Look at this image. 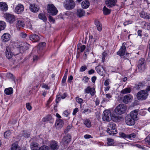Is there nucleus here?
Segmentation results:
<instances>
[{
  "label": "nucleus",
  "mask_w": 150,
  "mask_h": 150,
  "mask_svg": "<svg viewBox=\"0 0 150 150\" xmlns=\"http://www.w3.org/2000/svg\"><path fill=\"white\" fill-rule=\"evenodd\" d=\"M50 146L51 149L53 150H57L59 148L58 143L54 140H52L51 142Z\"/></svg>",
  "instance_id": "17"
},
{
  "label": "nucleus",
  "mask_w": 150,
  "mask_h": 150,
  "mask_svg": "<svg viewBox=\"0 0 150 150\" xmlns=\"http://www.w3.org/2000/svg\"><path fill=\"white\" fill-rule=\"evenodd\" d=\"M90 5V3L88 0H85L81 3V6L83 8L86 9L88 8Z\"/></svg>",
  "instance_id": "25"
},
{
  "label": "nucleus",
  "mask_w": 150,
  "mask_h": 150,
  "mask_svg": "<svg viewBox=\"0 0 150 150\" xmlns=\"http://www.w3.org/2000/svg\"><path fill=\"white\" fill-rule=\"evenodd\" d=\"M138 68L140 72H142L146 69V63L144 58L140 59L138 62Z\"/></svg>",
  "instance_id": "6"
},
{
  "label": "nucleus",
  "mask_w": 150,
  "mask_h": 150,
  "mask_svg": "<svg viewBox=\"0 0 150 150\" xmlns=\"http://www.w3.org/2000/svg\"><path fill=\"white\" fill-rule=\"evenodd\" d=\"M122 143L120 142H115L114 146H117L119 148H122L123 147V145Z\"/></svg>",
  "instance_id": "46"
},
{
  "label": "nucleus",
  "mask_w": 150,
  "mask_h": 150,
  "mask_svg": "<svg viewBox=\"0 0 150 150\" xmlns=\"http://www.w3.org/2000/svg\"><path fill=\"white\" fill-rule=\"evenodd\" d=\"M76 100L77 102L81 104L83 103V100L81 98H79V97H76Z\"/></svg>",
  "instance_id": "50"
},
{
  "label": "nucleus",
  "mask_w": 150,
  "mask_h": 150,
  "mask_svg": "<svg viewBox=\"0 0 150 150\" xmlns=\"http://www.w3.org/2000/svg\"><path fill=\"white\" fill-rule=\"evenodd\" d=\"M89 80V78L87 76H85L83 79V81L84 83H87Z\"/></svg>",
  "instance_id": "60"
},
{
  "label": "nucleus",
  "mask_w": 150,
  "mask_h": 150,
  "mask_svg": "<svg viewBox=\"0 0 150 150\" xmlns=\"http://www.w3.org/2000/svg\"><path fill=\"white\" fill-rule=\"evenodd\" d=\"M95 69L99 75L101 76H103L105 71L102 66L100 65L97 66L95 67Z\"/></svg>",
  "instance_id": "14"
},
{
  "label": "nucleus",
  "mask_w": 150,
  "mask_h": 150,
  "mask_svg": "<svg viewBox=\"0 0 150 150\" xmlns=\"http://www.w3.org/2000/svg\"><path fill=\"white\" fill-rule=\"evenodd\" d=\"M49 148L47 146H41L39 149V150H49Z\"/></svg>",
  "instance_id": "47"
},
{
  "label": "nucleus",
  "mask_w": 150,
  "mask_h": 150,
  "mask_svg": "<svg viewBox=\"0 0 150 150\" xmlns=\"http://www.w3.org/2000/svg\"><path fill=\"white\" fill-rule=\"evenodd\" d=\"M20 37H22L23 38H25L27 36V35L25 33H20Z\"/></svg>",
  "instance_id": "59"
},
{
  "label": "nucleus",
  "mask_w": 150,
  "mask_h": 150,
  "mask_svg": "<svg viewBox=\"0 0 150 150\" xmlns=\"http://www.w3.org/2000/svg\"><path fill=\"white\" fill-rule=\"evenodd\" d=\"M30 9L31 11L33 12H37L39 10V7L34 4H30Z\"/></svg>",
  "instance_id": "22"
},
{
  "label": "nucleus",
  "mask_w": 150,
  "mask_h": 150,
  "mask_svg": "<svg viewBox=\"0 0 150 150\" xmlns=\"http://www.w3.org/2000/svg\"><path fill=\"white\" fill-rule=\"evenodd\" d=\"M126 43H123L119 50L117 52V54L120 56H123L125 55L126 52V47L125 46Z\"/></svg>",
  "instance_id": "10"
},
{
  "label": "nucleus",
  "mask_w": 150,
  "mask_h": 150,
  "mask_svg": "<svg viewBox=\"0 0 150 150\" xmlns=\"http://www.w3.org/2000/svg\"><path fill=\"white\" fill-rule=\"evenodd\" d=\"M77 46L78 49H80V51L81 52H83L86 48V46L85 45H81L80 43L78 44Z\"/></svg>",
  "instance_id": "41"
},
{
  "label": "nucleus",
  "mask_w": 150,
  "mask_h": 150,
  "mask_svg": "<svg viewBox=\"0 0 150 150\" xmlns=\"http://www.w3.org/2000/svg\"><path fill=\"white\" fill-rule=\"evenodd\" d=\"M83 123L88 128L90 127L91 126V121L89 119L84 120Z\"/></svg>",
  "instance_id": "37"
},
{
  "label": "nucleus",
  "mask_w": 150,
  "mask_h": 150,
  "mask_svg": "<svg viewBox=\"0 0 150 150\" xmlns=\"http://www.w3.org/2000/svg\"><path fill=\"white\" fill-rule=\"evenodd\" d=\"M11 150H21V148L16 143L12 144Z\"/></svg>",
  "instance_id": "33"
},
{
  "label": "nucleus",
  "mask_w": 150,
  "mask_h": 150,
  "mask_svg": "<svg viewBox=\"0 0 150 150\" xmlns=\"http://www.w3.org/2000/svg\"><path fill=\"white\" fill-rule=\"evenodd\" d=\"M148 95V93L145 90H143L138 92L137 94V97L138 100H146Z\"/></svg>",
  "instance_id": "2"
},
{
  "label": "nucleus",
  "mask_w": 150,
  "mask_h": 150,
  "mask_svg": "<svg viewBox=\"0 0 150 150\" xmlns=\"http://www.w3.org/2000/svg\"><path fill=\"white\" fill-rule=\"evenodd\" d=\"M11 132L10 131H6L4 134V136L5 138H7L8 137H9L11 134Z\"/></svg>",
  "instance_id": "49"
},
{
  "label": "nucleus",
  "mask_w": 150,
  "mask_h": 150,
  "mask_svg": "<svg viewBox=\"0 0 150 150\" xmlns=\"http://www.w3.org/2000/svg\"><path fill=\"white\" fill-rule=\"evenodd\" d=\"M131 89L130 88H125L122 90L121 92L122 94H126L127 93H129L130 92Z\"/></svg>",
  "instance_id": "43"
},
{
  "label": "nucleus",
  "mask_w": 150,
  "mask_h": 150,
  "mask_svg": "<svg viewBox=\"0 0 150 150\" xmlns=\"http://www.w3.org/2000/svg\"><path fill=\"white\" fill-rule=\"evenodd\" d=\"M39 145L36 143H32L30 145V147L32 150H38Z\"/></svg>",
  "instance_id": "30"
},
{
  "label": "nucleus",
  "mask_w": 150,
  "mask_h": 150,
  "mask_svg": "<svg viewBox=\"0 0 150 150\" xmlns=\"http://www.w3.org/2000/svg\"><path fill=\"white\" fill-rule=\"evenodd\" d=\"M128 134H126L125 133L122 132L120 133V136L124 139L127 138L128 139Z\"/></svg>",
  "instance_id": "51"
},
{
  "label": "nucleus",
  "mask_w": 150,
  "mask_h": 150,
  "mask_svg": "<svg viewBox=\"0 0 150 150\" xmlns=\"http://www.w3.org/2000/svg\"><path fill=\"white\" fill-rule=\"evenodd\" d=\"M28 45L26 43H22L21 44V45L20 47V50L23 52L25 51L28 49Z\"/></svg>",
  "instance_id": "26"
},
{
  "label": "nucleus",
  "mask_w": 150,
  "mask_h": 150,
  "mask_svg": "<svg viewBox=\"0 0 150 150\" xmlns=\"http://www.w3.org/2000/svg\"><path fill=\"white\" fill-rule=\"evenodd\" d=\"M11 35L8 33H4L1 37V39L3 42H7L10 39Z\"/></svg>",
  "instance_id": "19"
},
{
  "label": "nucleus",
  "mask_w": 150,
  "mask_h": 150,
  "mask_svg": "<svg viewBox=\"0 0 150 150\" xmlns=\"http://www.w3.org/2000/svg\"><path fill=\"white\" fill-rule=\"evenodd\" d=\"M103 13L105 15H108L110 13V10L107 8L105 6L103 9Z\"/></svg>",
  "instance_id": "42"
},
{
  "label": "nucleus",
  "mask_w": 150,
  "mask_h": 150,
  "mask_svg": "<svg viewBox=\"0 0 150 150\" xmlns=\"http://www.w3.org/2000/svg\"><path fill=\"white\" fill-rule=\"evenodd\" d=\"M132 99L133 97L132 96L128 95H125L123 97L122 99V100L124 103H127L130 102Z\"/></svg>",
  "instance_id": "16"
},
{
  "label": "nucleus",
  "mask_w": 150,
  "mask_h": 150,
  "mask_svg": "<svg viewBox=\"0 0 150 150\" xmlns=\"http://www.w3.org/2000/svg\"><path fill=\"white\" fill-rule=\"evenodd\" d=\"M24 9V6L21 4H19L15 7L14 11L16 13L20 14L23 11Z\"/></svg>",
  "instance_id": "9"
},
{
  "label": "nucleus",
  "mask_w": 150,
  "mask_h": 150,
  "mask_svg": "<svg viewBox=\"0 0 150 150\" xmlns=\"http://www.w3.org/2000/svg\"><path fill=\"white\" fill-rule=\"evenodd\" d=\"M117 2L116 0H106V4L108 6L112 7L114 6Z\"/></svg>",
  "instance_id": "20"
},
{
  "label": "nucleus",
  "mask_w": 150,
  "mask_h": 150,
  "mask_svg": "<svg viewBox=\"0 0 150 150\" xmlns=\"http://www.w3.org/2000/svg\"><path fill=\"white\" fill-rule=\"evenodd\" d=\"M55 125L56 128L58 129H60L62 127L64 122L61 119H57L56 120Z\"/></svg>",
  "instance_id": "12"
},
{
  "label": "nucleus",
  "mask_w": 150,
  "mask_h": 150,
  "mask_svg": "<svg viewBox=\"0 0 150 150\" xmlns=\"http://www.w3.org/2000/svg\"><path fill=\"white\" fill-rule=\"evenodd\" d=\"M127 108L125 105L121 104L118 105L115 109V113L117 115H121L124 113L126 111Z\"/></svg>",
  "instance_id": "3"
},
{
  "label": "nucleus",
  "mask_w": 150,
  "mask_h": 150,
  "mask_svg": "<svg viewBox=\"0 0 150 150\" xmlns=\"http://www.w3.org/2000/svg\"><path fill=\"white\" fill-rule=\"evenodd\" d=\"M132 21H126L124 22V25L125 26H126L127 25H128L129 24H131L132 23Z\"/></svg>",
  "instance_id": "61"
},
{
  "label": "nucleus",
  "mask_w": 150,
  "mask_h": 150,
  "mask_svg": "<svg viewBox=\"0 0 150 150\" xmlns=\"http://www.w3.org/2000/svg\"><path fill=\"white\" fill-rule=\"evenodd\" d=\"M62 99L61 96L59 95H58L56 96V100L57 103H58Z\"/></svg>",
  "instance_id": "57"
},
{
  "label": "nucleus",
  "mask_w": 150,
  "mask_h": 150,
  "mask_svg": "<svg viewBox=\"0 0 150 150\" xmlns=\"http://www.w3.org/2000/svg\"><path fill=\"white\" fill-rule=\"evenodd\" d=\"M140 15L142 18L146 19H150V15H149L145 12H141L140 13Z\"/></svg>",
  "instance_id": "29"
},
{
  "label": "nucleus",
  "mask_w": 150,
  "mask_h": 150,
  "mask_svg": "<svg viewBox=\"0 0 150 150\" xmlns=\"http://www.w3.org/2000/svg\"><path fill=\"white\" fill-rule=\"evenodd\" d=\"M87 69V67L86 66H82L80 68V71L83 72L85 71Z\"/></svg>",
  "instance_id": "55"
},
{
  "label": "nucleus",
  "mask_w": 150,
  "mask_h": 150,
  "mask_svg": "<svg viewBox=\"0 0 150 150\" xmlns=\"http://www.w3.org/2000/svg\"><path fill=\"white\" fill-rule=\"evenodd\" d=\"M140 114L142 115H145L146 114V111L144 110H141L139 112Z\"/></svg>",
  "instance_id": "58"
},
{
  "label": "nucleus",
  "mask_w": 150,
  "mask_h": 150,
  "mask_svg": "<svg viewBox=\"0 0 150 150\" xmlns=\"http://www.w3.org/2000/svg\"><path fill=\"white\" fill-rule=\"evenodd\" d=\"M21 137H23L25 138H28L30 136V134L28 133L26 131H23L21 132Z\"/></svg>",
  "instance_id": "38"
},
{
  "label": "nucleus",
  "mask_w": 150,
  "mask_h": 150,
  "mask_svg": "<svg viewBox=\"0 0 150 150\" xmlns=\"http://www.w3.org/2000/svg\"><path fill=\"white\" fill-rule=\"evenodd\" d=\"M95 24L98 30L99 31H100L102 30V25L100 22L98 20H96L95 21Z\"/></svg>",
  "instance_id": "31"
},
{
  "label": "nucleus",
  "mask_w": 150,
  "mask_h": 150,
  "mask_svg": "<svg viewBox=\"0 0 150 150\" xmlns=\"http://www.w3.org/2000/svg\"><path fill=\"white\" fill-rule=\"evenodd\" d=\"M30 40H32L34 42H37L39 41L40 38L38 35H31L29 36Z\"/></svg>",
  "instance_id": "21"
},
{
  "label": "nucleus",
  "mask_w": 150,
  "mask_h": 150,
  "mask_svg": "<svg viewBox=\"0 0 150 150\" xmlns=\"http://www.w3.org/2000/svg\"><path fill=\"white\" fill-rule=\"evenodd\" d=\"M107 56V54L105 52H104L103 53L102 55V62H104L105 60V57Z\"/></svg>",
  "instance_id": "48"
},
{
  "label": "nucleus",
  "mask_w": 150,
  "mask_h": 150,
  "mask_svg": "<svg viewBox=\"0 0 150 150\" xmlns=\"http://www.w3.org/2000/svg\"><path fill=\"white\" fill-rule=\"evenodd\" d=\"M26 26L27 27L29 28H31L32 25L31 24V23H30V21H28L27 22L26 24Z\"/></svg>",
  "instance_id": "53"
},
{
  "label": "nucleus",
  "mask_w": 150,
  "mask_h": 150,
  "mask_svg": "<svg viewBox=\"0 0 150 150\" xmlns=\"http://www.w3.org/2000/svg\"><path fill=\"white\" fill-rule=\"evenodd\" d=\"M95 90L93 88H91L88 86L84 90V93L85 94L90 93L91 96H93L95 95Z\"/></svg>",
  "instance_id": "11"
},
{
  "label": "nucleus",
  "mask_w": 150,
  "mask_h": 150,
  "mask_svg": "<svg viewBox=\"0 0 150 150\" xmlns=\"http://www.w3.org/2000/svg\"><path fill=\"white\" fill-rule=\"evenodd\" d=\"M8 9L7 4L4 2H0V10L2 11H6Z\"/></svg>",
  "instance_id": "23"
},
{
  "label": "nucleus",
  "mask_w": 150,
  "mask_h": 150,
  "mask_svg": "<svg viewBox=\"0 0 150 150\" xmlns=\"http://www.w3.org/2000/svg\"><path fill=\"white\" fill-rule=\"evenodd\" d=\"M6 51L5 53L7 58L8 59L11 58L13 55V53L11 52L8 47L6 48Z\"/></svg>",
  "instance_id": "27"
},
{
  "label": "nucleus",
  "mask_w": 150,
  "mask_h": 150,
  "mask_svg": "<svg viewBox=\"0 0 150 150\" xmlns=\"http://www.w3.org/2000/svg\"><path fill=\"white\" fill-rule=\"evenodd\" d=\"M142 25L144 28L150 30V23L143 22Z\"/></svg>",
  "instance_id": "36"
},
{
  "label": "nucleus",
  "mask_w": 150,
  "mask_h": 150,
  "mask_svg": "<svg viewBox=\"0 0 150 150\" xmlns=\"http://www.w3.org/2000/svg\"><path fill=\"white\" fill-rule=\"evenodd\" d=\"M144 84L141 83H139L135 84V88L137 89L141 88L144 86Z\"/></svg>",
  "instance_id": "44"
},
{
  "label": "nucleus",
  "mask_w": 150,
  "mask_h": 150,
  "mask_svg": "<svg viewBox=\"0 0 150 150\" xmlns=\"http://www.w3.org/2000/svg\"><path fill=\"white\" fill-rule=\"evenodd\" d=\"M39 57L38 56L36 55H35L33 56V59L34 61H37Z\"/></svg>",
  "instance_id": "64"
},
{
  "label": "nucleus",
  "mask_w": 150,
  "mask_h": 150,
  "mask_svg": "<svg viewBox=\"0 0 150 150\" xmlns=\"http://www.w3.org/2000/svg\"><path fill=\"white\" fill-rule=\"evenodd\" d=\"M6 26L5 23L4 21H0V30H4Z\"/></svg>",
  "instance_id": "45"
},
{
  "label": "nucleus",
  "mask_w": 150,
  "mask_h": 150,
  "mask_svg": "<svg viewBox=\"0 0 150 150\" xmlns=\"http://www.w3.org/2000/svg\"><path fill=\"white\" fill-rule=\"evenodd\" d=\"M4 92L7 95H10L13 93V89L11 87L6 88L4 90Z\"/></svg>",
  "instance_id": "32"
},
{
  "label": "nucleus",
  "mask_w": 150,
  "mask_h": 150,
  "mask_svg": "<svg viewBox=\"0 0 150 150\" xmlns=\"http://www.w3.org/2000/svg\"><path fill=\"white\" fill-rule=\"evenodd\" d=\"M5 18L7 21L10 23H13L15 21V16L9 13H6Z\"/></svg>",
  "instance_id": "8"
},
{
  "label": "nucleus",
  "mask_w": 150,
  "mask_h": 150,
  "mask_svg": "<svg viewBox=\"0 0 150 150\" xmlns=\"http://www.w3.org/2000/svg\"><path fill=\"white\" fill-rule=\"evenodd\" d=\"M79 109L78 108H75V109L74 110L72 114L73 115H75L78 112V111Z\"/></svg>",
  "instance_id": "63"
},
{
  "label": "nucleus",
  "mask_w": 150,
  "mask_h": 150,
  "mask_svg": "<svg viewBox=\"0 0 150 150\" xmlns=\"http://www.w3.org/2000/svg\"><path fill=\"white\" fill-rule=\"evenodd\" d=\"M50 121V122H52L53 121V120L52 119L51 116H46L42 119V121L44 122H47Z\"/></svg>",
  "instance_id": "40"
},
{
  "label": "nucleus",
  "mask_w": 150,
  "mask_h": 150,
  "mask_svg": "<svg viewBox=\"0 0 150 150\" xmlns=\"http://www.w3.org/2000/svg\"><path fill=\"white\" fill-rule=\"evenodd\" d=\"M48 12L52 15H55L57 13L58 11L54 5L52 4H49L47 6Z\"/></svg>",
  "instance_id": "5"
},
{
  "label": "nucleus",
  "mask_w": 150,
  "mask_h": 150,
  "mask_svg": "<svg viewBox=\"0 0 150 150\" xmlns=\"http://www.w3.org/2000/svg\"><path fill=\"white\" fill-rule=\"evenodd\" d=\"M74 6V2L72 0H69L68 3L65 5V7L68 10L73 8Z\"/></svg>",
  "instance_id": "18"
},
{
  "label": "nucleus",
  "mask_w": 150,
  "mask_h": 150,
  "mask_svg": "<svg viewBox=\"0 0 150 150\" xmlns=\"http://www.w3.org/2000/svg\"><path fill=\"white\" fill-rule=\"evenodd\" d=\"M128 139H131V138H134L136 137V134L134 133H132L131 134H128Z\"/></svg>",
  "instance_id": "54"
},
{
  "label": "nucleus",
  "mask_w": 150,
  "mask_h": 150,
  "mask_svg": "<svg viewBox=\"0 0 150 150\" xmlns=\"http://www.w3.org/2000/svg\"><path fill=\"white\" fill-rule=\"evenodd\" d=\"M71 139V135L69 134H67L63 138L61 143V145L64 146L65 148L67 147L68 144L70 142Z\"/></svg>",
  "instance_id": "7"
},
{
  "label": "nucleus",
  "mask_w": 150,
  "mask_h": 150,
  "mask_svg": "<svg viewBox=\"0 0 150 150\" xmlns=\"http://www.w3.org/2000/svg\"><path fill=\"white\" fill-rule=\"evenodd\" d=\"M26 107L27 109L29 111L31 110L32 108V107L30 103H27L26 104Z\"/></svg>",
  "instance_id": "56"
},
{
  "label": "nucleus",
  "mask_w": 150,
  "mask_h": 150,
  "mask_svg": "<svg viewBox=\"0 0 150 150\" xmlns=\"http://www.w3.org/2000/svg\"><path fill=\"white\" fill-rule=\"evenodd\" d=\"M120 117L119 115L114 114L112 115L111 117V119L114 122L119 121L120 120Z\"/></svg>",
  "instance_id": "28"
},
{
  "label": "nucleus",
  "mask_w": 150,
  "mask_h": 150,
  "mask_svg": "<svg viewBox=\"0 0 150 150\" xmlns=\"http://www.w3.org/2000/svg\"><path fill=\"white\" fill-rule=\"evenodd\" d=\"M107 132L110 135H114L117 133L116 125L112 122L109 123L107 126Z\"/></svg>",
  "instance_id": "1"
},
{
  "label": "nucleus",
  "mask_w": 150,
  "mask_h": 150,
  "mask_svg": "<svg viewBox=\"0 0 150 150\" xmlns=\"http://www.w3.org/2000/svg\"><path fill=\"white\" fill-rule=\"evenodd\" d=\"M41 87L43 88H45V89H48L49 88L47 85L45 84H43L41 85Z\"/></svg>",
  "instance_id": "62"
},
{
  "label": "nucleus",
  "mask_w": 150,
  "mask_h": 150,
  "mask_svg": "<svg viewBox=\"0 0 150 150\" xmlns=\"http://www.w3.org/2000/svg\"><path fill=\"white\" fill-rule=\"evenodd\" d=\"M16 25V26L19 28H23L25 26V23L23 20L20 19L18 21Z\"/></svg>",
  "instance_id": "24"
},
{
  "label": "nucleus",
  "mask_w": 150,
  "mask_h": 150,
  "mask_svg": "<svg viewBox=\"0 0 150 150\" xmlns=\"http://www.w3.org/2000/svg\"><path fill=\"white\" fill-rule=\"evenodd\" d=\"M146 143L147 144L150 145V137H148L144 139Z\"/></svg>",
  "instance_id": "52"
},
{
  "label": "nucleus",
  "mask_w": 150,
  "mask_h": 150,
  "mask_svg": "<svg viewBox=\"0 0 150 150\" xmlns=\"http://www.w3.org/2000/svg\"><path fill=\"white\" fill-rule=\"evenodd\" d=\"M126 124L128 125L131 126L133 125L135 123V121L129 116L126 117L125 119Z\"/></svg>",
  "instance_id": "15"
},
{
  "label": "nucleus",
  "mask_w": 150,
  "mask_h": 150,
  "mask_svg": "<svg viewBox=\"0 0 150 150\" xmlns=\"http://www.w3.org/2000/svg\"><path fill=\"white\" fill-rule=\"evenodd\" d=\"M77 14L79 17H81L85 15V11L82 9H79L77 10Z\"/></svg>",
  "instance_id": "35"
},
{
  "label": "nucleus",
  "mask_w": 150,
  "mask_h": 150,
  "mask_svg": "<svg viewBox=\"0 0 150 150\" xmlns=\"http://www.w3.org/2000/svg\"><path fill=\"white\" fill-rule=\"evenodd\" d=\"M38 18L44 22H45L47 20V18L46 17L45 15L42 13H40L38 16Z\"/></svg>",
  "instance_id": "34"
},
{
  "label": "nucleus",
  "mask_w": 150,
  "mask_h": 150,
  "mask_svg": "<svg viewBox=\"0 0 150 150\" xmlns=\"http://www.w3.org/2000/svg\"><path fill=\"white\" fill-rule=\"evenodd\" d=\"M102 119L104 121L108 122L111 119V114L109 110H106L104 111L102 115Z\"/></svg>",
  "instance_id": "4"
},
{
  "label": "nucleus",
  "mask_w": 150,
  "mask_h": 150,
  "mask_svg": "<svg viewBox=\"0 0 150 150\" xmlns=\"http://www.w3.org/2000/svg\"><path fill=\"white\" fill-rule=\"evenodd\" d=\"M107 144L108 146H114L115 142H114V140L110 138L107 139Z\"/></svg>",
  "instance_id": "39"
},
{
  "label": "nucleus",
  "mask_w": 150,
  "mask_h": 150,
  "mask_svg": "<svg viewBox=\"0 0 150 150\" xmlns=\"http://www.w3.org/2000/svg\"><path fill=\"white\" fill-rule=\"evenodd\" d=\"M138 112V110H135L132 111L130 113L129 117L135 121L138 120L137 115Z\"/></svg>",
  "instance_id": "13"
}]
</instances>
